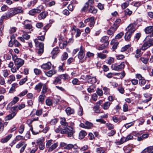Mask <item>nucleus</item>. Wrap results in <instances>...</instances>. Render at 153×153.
I'll use <instances>...</instances> for the list:
<instances>
[{"label": "nucleus", "mask_w": 153, "mask_h": 153, "mask_svg": "<svg viewBox=\"0 0 153 153\" xmlns=\"http://www.w3.org/2000/svg\"><path fill=\"white\" fill-rule=\"evenodd\" d=\"M60 123L61 125V133L62 134H66L68 137H73L75 130L73 127L68 126V123L66 122V120L64 117H61Z\"/></svg>", "instance_id": "nucleus-1"}, {"label": "nucleus", "mask_w": 153, "mask_h": 153, "mask_svg": "<svg viewBox=\"0 0 153 153\" xmlns=\"http://www.w3.org/2000/svg\"><path fill=\"white\" fill-rule=\"evenodd\" d=\"M24 12L23 8L19 6L13 8L11 10L6 13L5 16H2L0 19V23L1 24L3 20L4 19L11 17L19 13H22Z\"/></svg>", "instance_id": "nucleus-2"}, {"label": "nucleus", "mask_w": 153, "mask_h": 153, "mask_svg": "<svg viewBox=\"0 0 153 153\" xmlns=\"http://www.w3.org/2000/svg\"><path fill=\"white\" fill-rule=\"evenodd\" d=\"M13 59L14 61L15 65L16 67H13V68L11 69V71L12 73H15L16 72L17 70H18L24 64V61L22 59L18 58L16 55L13 56Z\"/></svg>", "instance_id": "nucleus-3"}, {"label": "nucleus", "mask_w": 153, "mask_h": 153, "mask_svg": "<svg viewBox=\"0 0 153 153\" xmlns=\"http://www.w3.org/2000/svg\"><path fill=\"white\" fill-rule=\"evenodd\" d=\"M53 140H48L46 143V147L48 148V152H51L54 150L58 146V143H53Z\"/></svg>", "instance_id": "nucleus-4"}, {"label": "nucleus", "mask_w": 153, "mask_h": 153, "mask_svg": "<svg viewBox=\"0 0 153 153\" xmlns=\"http://www.w3.org/2000/svg\"><path fill=\"white\" fill-rule=\"evenodd\" d=\"M138 23V20L136 19L134 23L129 24L127 27V31L133 33L136 30V26Z\"/></svg>", "instance_id": "nucleus-5"}, {"label": "nucleus", "mask_w": 153, "mask_h": 153, "mask_svg": "<svg viewBox=\"0 0 153 153\" xmlns=\"http://www.w3.org/2000/svg\"><path fill=\"white\" fill-rule=\"evenodd\" d=\"M94 1L93 0H89L85 3L88 5V7H90V8L88 10V12L93 14H95L97 13V9L94 8Z\"/></svg>", "instance_id": "nucleus-6"}, {"label": "nucleus", "mask_w": 153, "mask_h": 153, "mask_svg": "<svg viewBox=\"0 0 153 153\" xmlns=\"http://www.w3.org/2000/svg\"><path fill=\"white\" fill-rule=\"evenodd\" d=\"M84 49L82 48V46H81L79 51L78 53V57L80 60V61L82 63L84 62L85 60V59H84Z\"/></svg>", "instance_id": "nucleus-7"}, {"label": "nucleus", "mask_w": 153, "mask_h": 153, "mask_svg": "<svg viewBox=\"0 0 153 153\" xmlns=\"http://www.w3.org/2000/svg\"><path fill=\"white\" fill-rule=\"evenodd\" d=\"M27 146V144L25 141L20 142L16 145V147L17 149H19L22 147L20 150V153L23 152Z\"/></svg>", "instance_id": "nucleus-8"}, {"label": "nucleus", "mask_w": 153, "mask_h": 153, "mask_svg": "<svg viewBox=\"0 0 153 153\" xmlns=\"http://www.w3.org/2000/svg\"><path fill=\"white\" fill-rule=\"evenodd\" d=\"M125 66L124 63L122 62L120 65H118L114 64L112 65L111 67L113 70L115 71H118L120 69L123 68Z\"/></svg>", "instance_id": "nucleus-9"}, {"label": "nucleus", "mask_w": 153, "mask_h": 153, "mask_svg": "<svg viewBox=\"0 0 153 153\" xmlns=\"http://www.w3.org/2000/svg\"><path fill=\"white\" fill-rule=\"evenodd\" d=\"M85 79L87 82L91 84L95 83L97 81V79L95 77H92L89 75L86 76Z\"/></svg>", "instance_id": "nucleus-10"}, {"label": "nucleus", "mask_w": 153, "mask_h": 153, "mask_svg": "<svg viewBox=\"0 0 153 153\" xmlns=\"http://www.w3.org/2000/svg\"><path fill=\"white\" fill-rule=\"evenodd\" d=\"M145 32L146 34H150V36H153V26L147 27L145 29Z\"/></svg>", "instance_id": "nucleus-11"}, {"label": "nucleus", "mask_w": 153, "mask_h": 153, "mask_svg": "<svg viewBox=\"0 0 153 153\" xmlns=\"http://www.w3.org/2000/svg\"><path fill=\"white\" fill-rule=\"evenodd\" d=\"M24 28L30 30L32 28L31 21L27 20H25L23 23Z\"/></svg>", "instance_id": "nucleus-12"}, {"label": "nucleus", "mask_w": 153, "mask_h": 153, "mask_svg": "<svg viewBox=\"0 0 153 153\" xmlns=\"http://www.w3.org/2000/svg\"><path fill=\"white\" fill-rule=\"evenodd\" d=\"M117 28V25L114 26L113 25L107 30V34L109 35H113L114 33Z\"/></svg>", "instance_id": "nucleus-13"}, {"label": "nucleus", "mask_w": 153, "mask_h": 153, "mask_svg": "<svg viewBox=\"0 0 153 153\" xmlns=\"http://www.w3.org/2000/svg\"><path fill=\"white\" fill-rule=\"evenodd\" d=\"M40 7H37L36 9H34L30 10L29 12V14L31 15H34L36 13H39L41 11V9H40Z\"/></svg>", "instance_id": "nucleus-14"}, {"label": "nucleus", "mask_w": 153, "mask_h": 153, "mask_svg": "<svg viewBox=\"0 0 153 153\" xmlns=\"http://www.w3.org/2000/svg\"><path fill=\"white\" fill-rule=\"evenodd\" d=\"M45 38V36L43 35L37 37V38L35 39L34 40L36 45L37 46L38 45H39V44L43 43L42 42H39L38 41H43L44 40Z\"/></svg>", "instance_id": "nucleus-15"}, {"label": "nucleus", "mask_w": 153, "mask_h": 153, "mask_svg": "<svg viewBox=\"0 0 153 153\" xmlns=\"http://www.w3.org/2000/svg\"><path fill=\"white\" fill-rule=\"evenodd\" d=\"M51 63L50 62H48L42 65L41 66V67L44 70H49L51 69Z\"/></svg>", "instance_id": "nucleus-16"}, {"label": "nucleus", "mask_w": 153, "mask_h": 153, "mask_svg": "<svg viewBox=\"0 0 153 153\" xmlns=\"http://www.w3.org/2000/svg\"><path fill=\"white\" fill-rule=\"evenodd\" d=\"M151 37L148 36L145 39V41L147 42L150 46L153 45V38H151L150 37Z\"/></svg>", "instance_id": "nucleus-17"}, {"label": "nucleus", "mask_w": 153, "mask_h": 153, "mask_svg": "<svg viewBox=\"0 0 153 153\" xmlns=\"http://www.w3.org/2000/svg\"><path fill=\"white\" fill-rule=\"evenodd\" d=\"M59 48L56 47L53 49L51 52V54L52 55V58L53 59L55 58L56 56L59 53Z\"/></svg>", "instance_id": "nucleus-18"}, {"label": "nucleus", "mask_w": 153, "mask_h": 153, "mask_svg": "<svg viewBox=\"0 0 153 153\" xmlns=\"http://www.w3.org/2000/svg\"><path fill=\"white\" fill-rule=\"evenodd\" d=\"M109 38L107 36H104L102 37L101 40L100 42L104 44H107V45H108L109 42L108 41Z\"/></svg>", "instance_id": "nucleus-19"}, {"label": "nucleus", "mask_w": 153, "mask_h": 153, "mask_svg": "<svg viewBox=\"0 0 153 153\" xmlns=\"http://www.w3.org/2000/svg\"><path fill=\"white\" fill-rule=\"evenodd\" d=\"M43 85V83L41 82L39 83L35 86V89L38 92H40Z\"/></svg>", "instance_id": "nucleus-20"}, {"label": "nucleus", "mask_w": 153, "mask_h": 153, "mask_svg": "<svg viewBox=\"0 0 153 153\" xmlns=\"http://www.w3.org/2000/svg\"><path fill=\"white\" fill-rule=\"evenodd\" d=\"M56 73V71L54 70H51L45 73L46 75L48 77H51L53 75Z\"/></svg>", "instance_id": "nucleus-21"}, {"label": "nucleus", "mask_w": 153, "mask_h": 153, "mask_svg": "<svg viewBox=\"0 0 153 153\" xmlns=\"http://www.w3.org/2000/svg\"><path fill=\"white\" fill-rule=\"evenodd\" d=\"M87 134L86 132L84 130H81L79 133V138L80 139H83Z\"/></svg>", "instance_id": "nucleus-22"}, {"label": "nucleus", "mask_w": 153, "mask_h": 153, "mask_svg": "<svg viewBox=\"0 0 153 153\" xmlns=\"http://www.w3.org/2000/svg\"><path fill=\"white\" fill-rule=\"evenodd\" d=\"M62 77L61 76H58L55 78L54 80L53 81V83L56 85L58 83L60 84L61 82Z\"/></svg>", "instance_id": "nucleus-23"}, {"label": "nucleus", "mask_w": 153, "mask_h": 153, "mask_svg": "<svg viewBox=\"0 0 153 153\" xmlns=\"http://www.w3.org/2000/svg\"><path fill=\"white\" fill-rule=\"evenodd\" d=\"M132 33H132L127 31V32L126 33L125 35V40L126 41H129L131 38Z\"/></svg>", "instance_id": "nucleus-24"}, {"label": "nucleus", "mask_w": 153, "mask_h": 153, "mask_svg": "<svg viewBox=\"0 0 153 153\" xmlns=\"http://www.w3.org/2000/svg\"><path fill=\"white\" fill-rule=\"evenodd\" d=\"M15 79V76L13 74L9 76V79L7 81V82L8 84H10Z\"/></svg>", "instance_id": "nucleus-25"}, {"label": "nucleus", "mask_w": 153, "mask_h": 153, "mask_svg": "<svg viewBox=\"0 0 153 153\" xmlns=\"http://www.w3.org/2000/svg\"><path fill=\"white\" fill-rule=\"evenodd\" d=\"M16 113L13 112L11 114L7 116L5 118V120H9L12 119L16 115Z\"/></svg>", "instance_id": "nucleus-26"}, {"label": "nucleus", "mask_w": 153, "mask_h": 153, "mask_svg": "<svg viewBox=\"0 0 153 153\" xmlns=\"http://www.w3.org/2000/svg\"><path fill=\"white\" fill-rule=\"evenodd\" d=\"M149 136V134L148 133L143 134L142 136L138 137L137 138V140L138 141H141L144 139L147 138Z\"/></svg>", "instance_id": "nucleus-27"}, {"label": "nucleus", "mask_w": 153, "mask_h": 153, "mask_svg": "<svg viewBox=\"0 0 153 153\" xmlns=\"http://www.w3.org/2000/svg\"><path fill=\"white\" fill-rule=\"evenodd\" d=\"M111 104V103L109 102H106L102 106V108L105 110H107L109 108Z\"/></svg>", "instance_id": "nucleus-28"}, {"label": "nucleus", "mask_w": 153, "mask_h": 153, "mask_svg": "<svg viewBox=\"0 0 153 153\" xmlns=\"http://www.w3.org/2000/svg\"><path fill=\"white\" fill-rule=\"evenodd\" d=\"M25 106V104L24 103H22L18 106H14L13 107L14 110H16L17 109L21 110L24 108Z\"/></svg>", "instance_id": "nucleus-29"}, {"label": "nucleus", "mask_w": 153, "mask_h": 153, "mask_svg": "<svg viewBox=\"0 0 153 153\" xmlns=\"http://www.w3.org/2000/svg\"><path fill=\"white\" fill-rule=\"evenodd\" d=\"M150 46L148 43V42L146 41H145V40H144V43L142 45L141 49L143 50H145L149 48Z\"/></svg>", "instance_id": "nucleus-30"}, {"label": "nucleus", "mask_w": 153, "mask_h": 153, "mask_svg": "<svg viewBox=\"0 0 153 153\" xmlns=\"http://www.w3.org/2000/svg\"><path fill=\"white\" fill-rule=\"evenodd\" d=\"M38 46L39 48L38 53L39 54H41L43 52L44 44L40 43L39 44V45H38Z\"/></svg>", "instance_id": "nucleus-31"}, {"label": "nucleus", "mask_w": 153, "mask_h": 153, "mask_svg": "<svg viewBox=\"0 0 153 153\" xmlns=\"http://www.w3.org/2000/svg\"><path fill=\"white\" fill-rule=\"evenodd\" d=\"M72 30H74L76 32V37H77L80 36L81 33V31L79 29L76 28V27L75 26H74L72 28Z\"/></svg>", "instance_id": "nucleus-32"}, {"label": "nucleus", "mask_w": 153, "mask_h": 153, "mask_svg": "<svg viewBox=\"0 0 153 153\" xmlns=\"http://www.w3.org/2000/svg\"><path fill=\"white\" fill-rule=\"evenodd\" d=\"M65 111L68 115L73 114L74 113V110L69 107H68L66 108L65 110Z\"/></svg>", "instance_id": "nucleus-33"}, {"label": "nucleus", "mask_w": 153, "mask_h": 153, "mask_svg": "<svg viewBox=\"0 0 153 153\" xmlns=\"http://www.w3.org/2000/svg\"><path fill=\"white\" fill-rule=\"evenodd\" d=\"M115 40L114 39H112L111 42V45H113L112 46V48L113 50H115L117 49V46L118 45V42H116L114 43Z\"/></svg>", "instance_id": "nucleus-34"}, {"label": "nucleus", "mask_w": 153, "mask_h": 153, "mask_svg": "<svg viewBox=\"0 0 153 153\" xmlns=\"http://www.w3.org/2000/svg\"><path fill=\"white\" fill-rule=\"evenodd\" d=\"M12 135L10 134L7 136L3 138L1 140V141L3 143H6L12 137Z\"/></svg>", "instance_id": "nucleus-35"}, {"label": "nucleus", "mask_w": 153, "mask_h": 153, "mask_svg": "<svg viewBox=\"0 0 153 153\" xmlns=\"http://www.w3.org/2000/svg\"><path fill=\"white\" fill-rule=\"evenodd\" d=\"M144 97L147 99L146 100H144L145 102H147L151 100L152 99L151 95L147 94H144Z\"/></svg>", "instance_id": "nucleus-36"}, {"label": "nucleus", "mask_w": 153, "mask_h": 153, "mask_svg": "<svg viewBox=\"0 0 153 153\" xmlns=\"http://www.w3.org/2000/svg\"><path fill=\"white\" fill-rule=\"evenodd\" d=\"M47 16V13L45 12H42L38 16V18L39 19H42L45 18Z\"/></svg>", "instance_id": "nucleus-37"}, {"label": "nucleus", "mask_w": 153, "mask_h": 153, "mask_svg": "<svg viewBox=\"0 0 153 153\" xmlns=\"http://www.w3.org/2000/svg\"><path fill=\"white\" fill-rule=\"evenodd\" d=\"M45 97V96L44 94L40 95L39 97L38 101L39 102L41 103H43L44 101V100Z\"/></svg>", "instance_id": "nucleus-38"}, {"label": "nucleus", "mask_w": 153, "mask_h": 153, "mask_svg": "<svg viewBox=\"0 0 153 153\" xmlns=\"http://www.w3.org/2000/svg\"><path fill=\"white\" fill-rule=\"evenodd\" d=\"M85 125L86 126V128H91L93 126L92 123L88 121H86L85 122Z\"/></svg>", "instance_id": "nucleus-39"}, {"label": "nucleus", "mask_w": 153, "mask_h": 153, "mask_svg": "<svg viewBox=\"0 0 153 153\" xmlns=\"http://www.w3.org/2000/svg\"><path fill=\"white\" fill-rule=\"evenodd\" d=\"M108 46V45H107V44H102L101 45L98 47L97 49L99 50H102L107 48Z\"/></svg>", "instance_id": "nucleus-40"}, {"label": "nucleus", "mask_w": 153, "mask_h": 153, "mask_svg": "<svg viewBox=\"0 0 153 153\" xmlns=\"http://www.w3.org/2000/svg\"><path fill=\"white\" fill-rule=\"evenodd\" d=\"M107 61V63L110 65L114 62V59L112 57H109L108 58Z\"/></svg>", "instance_id": "nucleus-41"}, {"label": "nucleus", "mask_w": 153, "mask_h": 153, "mask_svg": "<svg viewBox=\"0 0 153 153\" xmlns=\"http://www.w3.org/2000/svg\"><path fill=\"white\" fill-rule=\"evenodd\" d=\"M97 55L98 57L102 59H105L106 57V55L101 53H97Z\"/></svg>", "instance_id": "nucleus-42"}, {"label": "nucleus", "mask_w": 153, "mask_h": 153, "mask_svg": "<svg viewBox=\"0 0 153 153\" xmlns=\"http://www.w3.org/2000/svg\"><path fill=\"white\" fill-rule=\"evenodd\" d=\"M153 149V146H150L148 147L145 149L144 150H143L142 153H143L144 152H150Z\"/></svg>", "instance_id": "nucleus-43"}, {"label": "nucleus", "mask_w": 153, "mask_h": 153, "mask_svg": "<svg viewBox=\"0 0 153 153\" xmlns=\"http://www.w3.org/2000/svg\"><path fill=\"white\" fill-rule=\"evenodd\" d=\"M67 44V42L66 41H64L62 43H60L59 44V46L61 48H65Z\"/></svg>", "instance_id": "nucleus-44"}, {"label": "nucleus", "mask_w": 153, "mask_h": 153, "mask_svg": "<svg viewBox=\"0 0 153 153\" xmlns=\"http://www.w3.org/2000/svg\"><path fill=\"white\" fill-rule=\"evenodd\" d=\"M44 139L43 137H41L39 138L37 140V143L38 145L44 143Z\"/></svg>", "instance_id": "nucleus-45"}, {"label": "nucleus", "mask_w": 153, "mask_h": 153, "mask_svg": "<svg viewBox=\"0 0 153 153\" xmlns=\"http://www.w3.org/2000/svg\"><path fill=\"white\" fill-rule=\"evenodd\" d=\"M119 74V73H109L106 75V76L108 78H111L113 76L118 75V74Z\"/></svg>", "instance_id": "nucleus-46"}, {"label": "nucleus", "mask_w": 153, "mask_h": 153, "mask_svg": "<svg viewBox=\"0 0 153 153\" xmlns=\"http://www.w3.org/2000/svg\"><path fill=\"white\" fill-rule=\"evenodd\" d=\"M88 148V146L87 145H85L82 146L79 148L80 150L81 151H84L87 150Z\"/></svg>", "instance_id": "nucleus-47"}, {"label": "nucleus", "mask_w": 153, "mask_h": 153, "mask_svg": "<svg viewBox=\"0 0 153 153\" xmlns=\"http://www.w3.org/2000/svg\"><path fill=\"white\" fill-rule=\"evenodd\" d=\"M99 105H96L94 107V110L95 113H99L100 112L99 110Z\"/></svg>", "instance_id": "nucleus-48"}, {"label": "nucleus", "mask_w": 153, "mask_h": 153, "mask_svg": "<svg viewBox=\"0 0 153 153\" xmlns=\"http://www.w3.org/2000/svg\"><path fill=\"white\" fill-rule=\"evenodd\" d=\"M14 39V36L13 35H12L11 38V39L9 43V46L10 47H12L13 46V41Z\"/></svg>", "instance_id": "nucleus-49"}, {"label": "nucleus", "mask_w": 153, "mask_h": 153, "mask_svg": "<svg viewBox=\"0 0 153 153\" xmlns=\"http://www.w3.org/2000/svg\"><path fill=\"white\" fill-rule=\"evenodd\" d=\"M129 4V2L128 1H126L121 4V7L123 9H125Z\"/></svg>", "instance_id": "nucleus-50"}, {"label": "nucleus", "mask_w": 153, "mask_h": 153, "mask_svg": "<svg viewBox=\"0 0 153 153\" xmlns=\"http://www.w3.org/2000/svg\"><path fill=\"white\" fill-rule=\"evenodd\" d=\"M45 103L47 105L49 106L52 105V102L50 98H48L46 100Z\"/></svg>", "instance_id": "nucleus-51"}, {"label": "nucleus", "mask_w": 153, "mask_h": 153, "mask_svg": "<svg viewBox=\"0 0 153 153\" xmlns=\"http://www.w3.org/2000/svg\"><path fill=\"white\" fill-rule=\"evenodd\" d=\"M140 60L143 63L145 64H147L149 61V59L145 57L140 58Z\"/></svg>", "instance_id": "nucleus-52"}, {"label": "nucleus", "mask_w": 153, "mask_h": 153, "mask_svg": "<svg viewBox=\"0 0 153 153\" xmlns=\"http://www.w3.org/2000/svg\"><path fill=\"white\" fill-rule=\"evenodd\" d=\"M72 83L74 85H79L80 81L77 78H74L72 80Z\"/></svg>", "instance_id": "nucleus-53"}, {"label": "nucleus", "mask_w": 153, "mask_h": 153, "mask_svg": "<svg viewBox=\"0 0 153 153\" xmlns=\"http://www.w3.org/2000/svg\"><path fill=\"white\" fill-rule=\"evenodd\" d=\"M125 13L126 15L130 16L132 14V12L131 10H130L129 9L127 8L125 10Z\"/></svg>", "instance_id": "nucleus-54"}, {"label": "nucleus", "mask_w": 153, "mask_h": 153, "mask_svg": "<svg viewBox=\"0 0 153 153\" xmlns=\"http://www.w3.org/2000/svg\"><path fill=\"white\" fill-rule=\"evenodd\" d=\"M28 91L27 90H25L22 92H21L19 95L18 96L20 97H22L25 95L27 93Z\"/></svg>", "instance_id": "nucleus-55"}, {"label": "nucleus", "mask_w": 153, "mask_h": 153, "mask_svg": "<svg viewBox=\"0 0 153 153\" xmlns=\"http://www.w3.org/2000/svg\"><path fill=\"white\" fill-rule=\"evenodd\" d=\"M96 152L97 153H104L105 151L102 148L100 147L97 149Z\"/></svg>", "instance_id": "nucleus-56"}, {"label": "nucleus", "mask_w": 153, "mask_h": 153, "mask_svg": "<svg viewBox=\"0 0 153 153\" xmlns=\"http://www.w3.org/2000/svg\"><path fill=\"white\" fill-rule=\"evenodd\" d=\"M106 127L108 128V130H110L113 129L114 128V126L110 123H107L106 124Z\"/></svg>", "instance_id": "nucleus-57"}, {"label": "nucleus", "mask_w": 153, "mask_h": 153, "mask_svg": "<svg viewBox=\"0 0 153 153\" xmlns=\"http://www.w3.org/2000/svg\"><path fill=\"white\" fill-rule=\"evenodd\" d=\"M25 127L24 125H21L19 127V132L20 134H22L24 130Z\"/></svg>", "instance_id": "nucleus-58"}, {"label": "nucleus", "mask_w": 153, "mask_h": 153, "mask_svg": "<svg viewBox=\"0 0 153 153\" xmlns=\"http://www.w3.org/2000/svg\"><path fill=\"white\" fill-rule=\"evenodd\" d=\"M103 90L104 91V94H105L106 95H108L109 94V89L105 87L103 88Z\"/></svg>", "instance_id": "nucleus-59"}, {"label": "nucleus", "mask_w": 153, "mask_h": 153, "mask_svg": "<svg viewBox=\"0 0 153 153\" xmlns=\"http://www.w3.org/2000/svg\"><path fill=\"white\" fill-rule=\"evenodd\" d=\"M61 76L64 80L68 79L70 78L69 76L67 74H63L61 75Z\"/></svg>", "instance_id": "nucleus-60"}, {"label": "nucleus", "mask_w": 153, "mask_h": 153, "mask_svg": "<svg viewBox=\"0 0 153 153\" xmlns=\"http://www.w3.org/2000/svg\"><path fill=\"white\" fill-rule=\"evenodd\" d=\"M47 92V88L45 84H44L42 87L41 93L43 94H45Z\"/></svg>", "instance_id": "nucleus-61"}, {"label": "nucleus", "mask_w": 153, "mask_h": 153, "mask_svg": "<svg viewBox=\"0 0 153 153\" xmlns=\"http://www.w3.org/2000/svg\"><path fill=\"white\" fill-rule=\"evenodd\" d=\"M131 45L129 44L126 45L121 48V52H124Z\"/></svg>", "instance_id": "nucleus-62"}, {"label": "nucleus", "mask_w": 153, "mask_h": 153, "mask_svg": "<svg viewBox=\"0 0 153 153\" xmlns=\"http://www.w3.org/2000/svg\"><path fill=\"white\" fill-rule=\"evenodd\" d=\"M19 100V98L17 97H15L13 98V100L11 102V103L12 105L16 103Z\"/></svg>", "instance_id": "nucleus-63"}, {"label": "nucleus", "mask_w": 153, "mask_h": 153, "mask_svg": "<svg viewBox=\"0 0 153 153\" xmlns=\"http://www.w3.org/2000/svg\"><path fill=\"white\" fill-rule=\"evenodd\" d=\"M131 147L129 146L127 147L124 149L125 153H130L131 151Z\"/></svg>", "instance_id": "nucleus-64"}]
</instances>
